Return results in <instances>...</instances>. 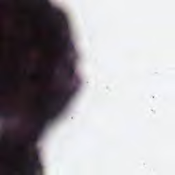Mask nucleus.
I'll return each mask as SVG.
<instances>
[{
    "label": "nucleus",
    "mask_w": 175,
    "mask_h": 175,
    "mask_svg": "<svg viewBox=\"0 0 175 175\" xmlns=\"http://www.w3.org/2000/svg\"><path fill=\"white\" fill-rule=\"evenodd\" d=\"M75 90L76 89L75 87H71L70 88L68 87L67 90L64 93L62 98L57 101L55 110L51 111L50 114L36 127V141L38 139V135L43 131V129L47 121H49V120H53V118L57 117V114L60 113L63 107H64L66 102L70 99V96L73 95Z\"/></svg>",
    "instance_id": "nucleus-1"
},
{
    "label": "nucleus",
    "mask_w": 175,
    "mask_h": 175,
    "mask_svg": "<svg viewBox=\"0 0 175 175\" xmlns=\"http://www.w3.org/2000/svg\"><path fill=\"white\" fill-rule=\"evenodd\" d=\"M64 39L66 43L64 49V66L65 68H66L68 72V79L69 81H72V80L73 79V77L75 76V69L72 64V59L69 58V55L73 53L75 47L73 46V43L70 42L69 36H68V35H64Z\"/></svg>",
    "instance_id": "nucleus-2"
},
{
    "label": "nucleus",
    "mask_w": 175,
    "mask_h": 175,
    "mask_svg": "<svg viewBox=\"0 0 175 175\" xmlns=\"http://www.w3.org/2000/svg\"><path fill=\"white\" fill-rule=\"evenodd\" d=\"M31 165L33 168L31 175H43L42 165L39 160V156L37 152H35L31 159Z\"/></svg>",
    "instance_id": "nucleus-3"
},
{
    "label": "nucleus",
    "mask_w": 175,
    "mask_h": 175,
    "mask_svg": "<svg viewBox=\"0 0 175 175\" xmlns=\"http://www.w3.org/2000/svg\"><path fill=\"white\" fill-rule=\"evenodd\" d=\"M53 12L55 14H56L57 15V16H61L62 21V28L64 32H66V31H68V25L66 22V18H64V16L63 15H62L61 14H59L58 12H57V11L55 10H53Z\"/></svg>",
    "instance_id": "nucleus-4"
},
{
    "label": "nucleus",
    "mask_w": 175,
    "mask_h": 175,
    "mask_svg": "<svg viewBox=\"0 0 175 175\" xmlns=\"http://www.w3.org/2000/svg\"><path fill=\"white\" fill-rule=\"evenodd\" d=\"M0 117H1V118H6V120H8V118H10V117H13V115L8 114L6 113H2L0 109Z\"/></svg>",
    "instance_id": "nucleus-5"
},
{
    "label": "nucleus",
    "mask_w": 175,
    "mask_h": 175,
    "mask_svg": "<svg viewBox=\"0 0 175 175\" xmlns=\"http://www.w3.org/2000/svg\"><path fill=\"white\" fill-rule=\"evenodd\" d=\"M42 3H46V1H42Z\"/></svg>",
    "instance_id": "nucleus-6"
}]
</instances>
